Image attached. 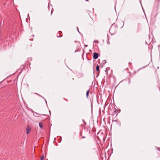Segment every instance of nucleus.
<instances>
[{
    "instance_id": "b1692460",
    "label": "nucleus",
    "mask_w": 160,
    "mask_h": 160,
    "mask_svg": "<svg viewBox=\"0 0 160 160\" xmlns=\"http://www.w3.org/2000/svg\"><path fill=\"white\" fill-rule=\"evenodd\" d=\"M29 59H31V58H29Z\"/></svg>"
},
{
    "instance_id": "6e6552de",
    "label": "nucleus",
    "mask_w": 160,
    "mask_h": 160,
    "mask_svg": "<svg viewBox=\"0 0 160 160\" xmlns=\"http://www.w3.org/2000/svg\"><path fill=\"white\" fill-rule=\"evenodd\" d=\"M36 94L38 95L40 97H41L42 98H43L44 99H45V98L43 97L42 96H41V95H39V94L37 93H35Z\"/></svg>"
},
{
    "instance_id": "a211bd4d",
    "label": "nucleus",
    "mask_w": 160,
    "mask_h": 160,
    "mask_svg": "<svg viewBox=\"0 0 160 160\" xmlns=\"http://www.w3.org/2000/svg\"><path fill=\"white\" fill-rule=\"evenodd\" d=\"M44 100H45V102H46V103H47V101H46V100H45V99H44Z\"/></svg>"
},
{
    "instance_id": "423d86ee",
    "label": "nucleus",
    "mask_w": 160,
    "mask_h": 160,
    "mask_svg": "<svg viewBox=\"0 0 160 160\" xmlns=\"http://www.w3.org/2000/svg\"><path fill=\"white\" fill-rule=\"evenodd\" d=\"M89 90H88V91H87L86 92V97L87 98L88 97V95H89Z\"/></svg>"
},
{
    "instance_id": "aec40b11",
    "label": "nucleus",
    "mask_w": 160,
    "mask_h": 160,
    "mask_svg": "<svg viewBox=\"0 0 160 160\" xmlns=\"http://www.w3.org/2000/svg\"><path fill=\"white\" fill-rule=\"evenodd\" d=\"M77 31L78 32H79V30H78V29H77Z\"/></svg>"
},
{
    "instance_id": "f3484780",
    "label": "nucleus",
    "mask_w": 160,
    "mask_h": 160,
    "mask_svg": "<svg viewBox=\"0 0 160 160\" xmlns=\"http://www.w3.org/2000/svg\"><path fill=\"white\" fill-rule=\"evenodd\" d=\"M52 10L51 11V14H52Z\"/></svg>"
},
{
    "instance_id": "5701e85b",
    "label": "nucleus",
    "mask_w": 160,
    "mask_h": 160,
    "mask_svg": "<svg viewBox=\"0 0 160 160\" xmlns=\"http://www.w3.org/2000/svg\"><path fill=\"white\" fill-rule=\"evenodd\" d=\"M43 115H44V114H42ZM44 115H46V114Z\"/></svg>"
},
{
    "instance_id": "6ab92c4d",
    "label": "nucleus",
    "mask_w": 160,
    "mask_h": 160,
    "mask_svg": "<svg viewBox=\"0 0 160 160\" xmlns=\"http://www.w3.org/2000/svg\"><path fill=\"white\" fill-rule=\"evenodd\" d=\"M94 42H98L97 41H94Z\"/></svg>"
},
{
    "instance_id": "dca6fc26",
    "label": "nucleus",
    "mask_w": 160,
    "mask_h": 160,
    "mask_svg": "<svg viewBox=\"0 0 160 160\" xmlns=\"http://www.w3.org/2000/svg\"><path fill=\"white\" fill-rule=\"evenodd\" d=\"M82 121L83 122H85V121H84V120L83 119H82Z\"/></svg>"
},
{
    "instance_id": "1a4fd4ad",
    "label": "nucleus",
    "mask_w": 160,
    "mask_h": 160,
    "mask_svg": "<svg viewBox=\"0 0 160 160\" xmlns=\"http://www.w3.org/2000/svg\"><path fill=\"white\" fill-rule=\"evenodd\" d=\"M43 158H44V156H43V155H42V156L41 157V158H40V160H43Z\"/></svg>"
},
{
    "instance_id": "39448f33",
    "label": "nucleus",
    "mask_w": 160,
    "mask_h": 160,
    "mask_svg": "<svg viewBox=\"0 0 160 160\" xmlns=\"http://www.w3.org/2000/svg\"><path fill=\"white\" fill-rule=\"evenodd\" d=\"M99 67L98 65H97L96 67V70L97 72H99Z\"/></svg>"
},
{
    "instance_id": "9d476101",
    "label": "nucleus",
    "mask_w": 160,
    "mask_h": 160,
    "mask_svg": "<svg viewBox=\"0 0 160 160\" xmlns=\"http://www.w3.org/2000/svg\"><path fill=\"white\" fill-rule=\"evenodd\" d=\"M80 135L82 136V138H85V136H83V135H82V133H81Z\"/></svg>"
},
{
    "instance_id": "4be33fe9",
    "label": "nucleus",
    "mask_w": 160,
    "mask_h": 160,
    "mask_svg": "<svg viewBox=\"0 0 160 160\" xmlns=\"http://www.w3.org/2000/svg\"><path fill=\"white\" fill-rule=\"evenodd\" d=\"M119 25H121V24H120Z\"/></svg>"
},
{
    "instance_id": "2eb2a0df",
    "label": "nucleus",
    "mask_w": 160,
    "mask_h": 160,
    "mask_svg": "<svg viewBox=\"0 0 160 160\" xmlns=\"http://www.w3.org/2000/svg\"><path fill=\"white\" fill-rule=\"evenodd\" d=\"M113 122H117V120H114V121H113Z\"/></svg>"
},
{
    "instance_id": "f03ea898",
    "label": "nucleus",
    "mask_w": 160,
    "mask_h": 160,
    "mask_svg": "<svg viewBox=\"0 0 160 160\" xmlns=\"http://www.w3.org/2000/svg\"><path fill=\"white\" fill-rule=\"evenodd\" d=\"M99 56V54L97 52H94L93 54V58L94 59H97L98 57Z\"/></svg>"
},
{
    "instance_id": "20e7f679",
    "label": "nucleus",
    "mask_w": 160,
    "mask_h": 160,
    "mask_svg": "<svg viewBox=\"0 0 160 160\" xmlns=\"http://www.w3.org/2000/svg\"><path fill=\"white\" fill-rule=\"evenodd\" d=\"M39 125L40 128L41 129H42V128L43 127V124L41 122H39Z\"/></svg>"
},
{
    "instance_id": "f257e3e1",
    "label": "nucleus",
    "mask_w": 160,
    "mask_h": 160,
    "mask_svg": "<svg viewBox=\"0 0 160 160\" xmlns=\"http://www.w3.org/2000/svg\"><path fill=\"white\" fill-rule=\"evenodd\" d=\"M124 22L121 21L114 23L111 26L109 29V32L112 35L116 33L118 30V28H122L124 25Z\"/></svg>"
},
{
    "instance_id": "393cba45",
    "label": "nucleus",
    "mask_w": 160,
    "mask_h": 160,
    "mask_svg": "<svg viewBox=\"0 0 160 160\" xmlns=\"http://www.w3.org/2000/svg\"><path fill=\"white\" fill-rule=\"evenodd\" d=\"M160 0H158V1H159Z\"/></svg>"
},
{
    "instance_id": "f8f14e48",
    "label": "nucleus",
    "mask_w": 160,
    "mask_h": 160,
    "mask_svg": "<svg viewBox=\"0 0 160 160\" xmlns=\"http://www.w3.org/2000/svg\"><path fill=\"white\" fill-rule=\"evenodd\" d=\"M78 49H77V50H75V52H78Z\"/></svg>"
},
{
    "instance_id": "4468645a",
    "label": "nucleus",
    "mask_w": 160,
    "mask_h": 160,
    "mask_svg": "<svg viewBox=\"0 0 160 160\" xmlns=\"http://www.w3.org/2000/svg\"><path fill=\"white\" fill-rule=\"evenodd\" d=\"M84 123V125H86V122H85Z\"/></svg>"
},
{
    "instance_id": "7ed1b4c3",
    "label": "nucleus",
    "mask_w": 160,
    "mask_h": 160,
    "mask_svg": "<svg viewBox=\"0 0 160 160\" xmlns=\"http://www.w3.org/2000/svg\"><path fill=\"white\" fill-rule=\"evenodd\" d=\"M31 128L30 127L28 126L26 128V133L28 134L30 132Z\"/></svg>"
},
{
    "instance_id": "412c9836",
    "label": "nucleus",
    "mask_w": 160,
    "mask_h": 160,
    "mask_svg": "<svg viewBox=\"0 0 160 160\" xmlns=\"http://www.w3.org/2000/svg\"><path fill=\"white\" fill-rule=\"evenodd\" d=\"M77 31L78 32H79V30H78V29H77Z\"/></svg>"
},
{
    "instance_id": "ddd939ff",
    "label": "nucleus",
    "mask_w": 160,
    "mask_h": 160,
    "mask_svg": "<svg viewBox=\"0 0 160 160\" xmlns=\"http://www.w3.org/2000/svg\"><path fill=\"white\" fill-rule=\"evenodd\" d=\"M64 100L66 101V102H68V100L66 99H64Z\"/></svg>"
},
{
    "instance_id": "9b49d317",
    "label": "nucleus",
    "mask_w": 160,
    "mask_h": 160,
    "mask_svg": "<svg viewBox=\"0 0 160 160\" xmlns=\"http://www.w3.org/2000/svg\"><path fill=\"white\" fill-rule=\"evenodd\" d=\"M102 63L103 64H104L106 63V60H103L102 61Z\"/></svg>"
},
{
    "instance_id": "0eeeda50",
    "label": "nucleus",
    "mask_w": 160,
    "mask_h": 160,
    "mask_svg": "<svg viewBox=\"0 0 160 160\" xmlns=\"http://www.w3.org/2000/svg\"><path fill=\"white\" fill-rule=\"evenodd\" d=\"M117 110L116 109L113 112V115H115L117 113Z\"/></svg>"
}]
</instances>
